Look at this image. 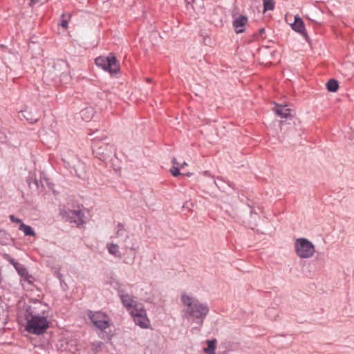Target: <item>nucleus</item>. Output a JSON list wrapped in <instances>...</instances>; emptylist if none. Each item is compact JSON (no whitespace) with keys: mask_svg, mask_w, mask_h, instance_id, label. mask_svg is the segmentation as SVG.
Instances as JSON below:
<instances>
[{"mask_svg":"<svg viewBox=\"0 0 354 354\" xmlns=\"http://www.w3.org/2000/svg\"><path fill=\"white\" fill-rule=\"evenodd\" d=\"M47 307L41 302H34L26 310V330L35 335L43 334L48 328V322L45 316Z\"/></svg>","mask_w":354,"mask_h":354,"instance_id":"f257e3e1","label":"nucleus"},{"mask_svg":"<svg viewBox=\"0 0 354 354\" xmlns=\"http://www.w3.org/2000/svg\"><path fill=\"white\" fill-rule=\"evenodd\" d=\"M181 301L184 306L185 316L188 319H197L198 322L202 324L209 312L207 305L186 294L182 295Z\"/></svg>","mask_w":354,"mask_h":354,"instance_id":"f03ea898","label":"nucleus"},{"mask_svg":"<svg viewBox=\"0 0 354 354\" xmlns=\"http://www.w3.org/2000/svg\"><path fill=\"white\" fill-rule=\"evenodd\" d=\"M95 64L111 74H115L120 71V64L116 57L110 54L107 57L100 56L95 59Z\"/></svg>","mask_w":354,"mask_h":354,"instance_id":"7ed1b4c3","label":"nucleus"},{"mask_svg":"<svg viewBox=\"0 0 354 354\" xmlns=\"http://www.w3.org/2000/svg\"><path fill=\"white\" fill-rule=\"evenodd\" d=\"M295 247L297 255L301 259H308L313 257L315 252L314 245L304 238L297 239Z\"/></svg>","mask_w":354,"mask_h":354,"instance_id":"20e7f679","label":"nucleus"},{"mask_svg":"<svg viewBox=\"0 0 354 354\" xmlns=\"http://www.w3.org/2000/svg\"><path fill=\"white\" fill-rule=\"evenodd\" d=\"M87 316L93 324L100 330H104L109 328L111 324L110 317L105 313L102 311L93 312L88 310Z\"/></svg>","mask_w":354,"mask_h":354,"instance_id":"39448f33","label":"nucleus"},{"mask_svg":"<svg viewBox=\"0 0 354 354\" xmlns=\"http://www.w3.org/2000/svg\"><path fill=\"white\" fill-rule=\"evenodd\" d=\"M94 148L93 153L95 154L96 157L101 160H105L107 159L113 152H115V149L113 145L109 143H102L100 145L97 143V140L94 138Z\"/></svg>","mask_w":354,"mask_h":354,"instance_id":"423d86ee","label":"nucleus"},{"mask_svg":"<svg viewBox=\"0 0 354 354\" xmlns=\"http://www.w3.org/2000/svg\"><path fill=\"white\" fill-rule=\"evenodd\" d=\"M131 315L137 325L143 328H149L150 321L147 316L146 310L143 305L137 310H132Z\"/></svg>","mask_w":354,"mask_h":354,"instance_id":"0eeeda50","label":"nucleus"},{"mask_svg":"<svg viewBox=\"0 0 354 354\" xmlns=\"http://www.w3.org/2000/svg\"><path fill=\"white\" fill-rule=\"evenodd\" d=\"M119 296L123 306L131 313L132 310H137L143 305L135 300L132 296L124 293L123 290H119Z\"/></svg>","mask_w":354,"mask_h":354,"instance_id":"6e6552de","label":"nucleus"},{"mask_svg":"<svg viewBox=\"0 0 354 354\" xmlns=\"http://www.w3.org/2000/svg\"><path fill=\"white\" fill-rule=\"evenodd\" d=\"M68 220L71 223L81 225L84 223V213L81 210H69L66 212Z\"/></svg>","mask_w":354,"mask_h":354,"instance_id":"1a4fd4ad","label":"nucleus"},{"mask_svg":"<svg viewBox=\"0 0 354 354\" xmlns=\"http://www.w3.org/2000/svg\"><path fill=\"white\" fill-rule=\"evenodd\" d=\"M248 23V18L245 16L240 15L233 21V26L236 33H241L244 31V27Z\"/></svg>","mask_w":354,"mask_h":354,"instance_id":"9d476101","label":"nucleus"},{"mask_svg":"<svg viewBox=\"0 0 354 354\" xmlns=\"http://www.w3.org/2000/svg\"><path fill=\"white\" fill-rule=\"evenodd\" d=\"M292 28L296 32L305 35L306 30L305 26L302 21V19L299 16L295 17V21L292 24H290Z\"/></svg>","mask_w":354,"mask_h":354,"instance_id":"9b49d317","label":"nucleus"},{"mask_svg":"<svg viewBox=\"0 0 354 354\" xmlns=\"http://www.w3.org/2000/svg\"><path fill=\"white\" fill-rule=\"evenodd\" d=\"M274 111L276 114L282 118H292V110L286 105H277Z\"/></svg>","mask_w":354,"mask_h":354,"instance_id":"f8f14e48","label":"nucleus"},{"mask_svg":"<svg viewBox=\"0 0 354 354\" xmlns=\"http://www.w3.org/2000/svg\"><path fill=\"white\" fill-rule=\"evenodd\" d=\"M15 268L17 270L18 274L23 277L28 283H31L32 277L28 274L27 270L21 264L16 263Z\"/></svg>","mask_w":354,"mask_h":354,"instance_id":"ddd939ff","label":"nucleus"},{"mask_svg":"<svg viewBox=\"0 0 354 354\" xmlns=\"http://www.w3.org/2000/svg\"><path fill=\"white\" fill-rule=\"evenodd\" d=\"M107 250L111 254L115 257L121 258V253L119 250V247L118 245L109 243L107 245Z\"/></svg>","mask_w":354,"mask_h":354,"instance_id":"4468645a","label":"nucleus"},{"mask_svg":"<svg viewBox=\"0 0 354 354\" xmlns=\"http://www.w3.org/2000/svg\"><path fill=\"white\" fill-rule=\"evenodd\" d=\"M216 343V340L215 339H212V340H207V347L204 348V351L207 354H215Z\"/></svg>","mask_w":354,"mask_h":354,"instance_id":"2eb2a0df","label":"nucleus"},{"mask_svg":"<svg viewBox=\"0 0 354 354\" xmlns=\"http://www.w3.org/2000/svg\"><path fill=\"white\" fill-rule=\"evenodd\" d=\"M19 230L23 231L26 236H35V232H34L32 228L29 225H25L24 223H21V225H19Z\"/></svg>","mask_w":354,"mask_h":354,"instance_id":"dca6fc26","label":"nucleus"},{"mask_svg":"<svg viewBox=\"0 0 354 354\" xmlns=\"http://www.w3.org/2000/svg\"><path fill=\"white\" fill-rule=\"evenodd\" d=\"M326 88L330 92H336L339 88L338 82L334 79L330 80L326 83Z\"/></svg>","mask_w":354,"mask_h":354,"instance_id":"f3484780","label":"nucleus"},{"mask_svg":"<svg viewBox=\"0 0 354 354\" xmlns=\"http://www.w3.org/2000/svg\"><path fill=\"white\" fill-rule=\"evenodd\" d=\"M82 118L85 121H89L93 115V111L90 108H86L80 112Z\"/></svg>","mask_w":354,"mask_h":354,"instance_id":"a211bd4d","label":"nucleus"},{"mask_svg":"<svg viewBox=\"0 0 354 354\" xmlns=\"http://www.w3.org/2000/svg\"><path fill=\"white\" fill-rule=\"evenodd\" d=\"M263 1L264 12H266L267 10H272L274 9V0H263Z\"/></svg>","mask_w":354,"mask_h":354,"instance_id":"6ab92c4d","label":"nucleus"},{"mask_svg":"<svg viewBox=\"0 0 354 354\" xmlns=\"http://www.w3.org/2000/svg\"><path fill=\"white\" fill-rule=\"evenodd\" d=\"M70 18H71V15L70 14H67V15L64 14V13L62 14L60 25L63 28H68V21L70 19Z\"/></svg>","mask_w":354,"mask_h":354,"instance_id":"aec40b11","label":"nucleus"},{"mask_svg":"<svg viewBox=\"0 0 354 354\" xmlns=\"http://www.w3.org/2000/svg\"><path fill=\"white\" fill-rule=\"evenodd\" d=\"M170 172L172 174V176L176 177L181 174L179 171V167L177 166H172V167L170 169Z\"/></svg>","mask_w":354,"mask_h":354,"instance_id":"412c9836","label":"nucleus"},{"mask_svg":"<svg viewBox=\"0 0 354 354\" xmlns=\"http://www.w3.org/2000/svg\"><path fill=\"white\" fill-rule=\"evenodd\" d=\"M9 218L13 223H19L20 225L23 223L19 218H15L14 215H10Z\"/></svg>","mask_w":354,"mask_h":354,"instance_id":"4be33fe9","label":"nucleus"},{"mask_svg":"<svg viewBox=\"0 0 354 354\" xmlns=\"http://www.w3.org/2000/svg\"><path fill=\"white\" fill-rule=\"evenodd\" d=\"M47 0H30V6H33L35 4H37V3H41V4H43Z\"/></svg>","mask_w":354,"mask_h":354,"instance_id":"5701e85b","label":"nucleus"},{"mask_svg":"<svg viewBox=\"0 0 354 354\" xmlns=\"http://www.w3.org/2000/svg\"><path fill=\"white\" fill-rule=\"evenodd\" d=\"M172 163H173V166H177L178 167H179V169L180 168L179 163L177 162V160L175 158H173Z\"/></svg>","mask_w":354,"mask_h":354,"instance_id":"b1692460","label":"nucleus"},{"mask_svg":"<svg viewBox=\"0 0 354 354\" xmlns=\"http://www.w3.org/2000/svg\"><path fill=\"white\" fill-rule=\"evenodd\" d=\"M10 262L13 265L14 267L16 263H18L17 262L15 261L14 259H11Z\"/></svg>","mask_w":354,"mask_h":354,"instance_id":"393cba45","label":"nucleus"},{"mask_svg":"<svg viewBox=\"0 0 354 354\" xmlns=\"http://www.w3.org/2000/svg\"><path fill=\"white\" fill-rule=\"evenodd\" d=\"M187 163L184 162L182 165H180V167L183 168L185 166H187Z\"/></svg>","mask_w":354,"mask_h":354,"instance_id":"a878e982","label":"nucleus"},{"mask_svg":"<svg viewBox=\"0 0 354 354\" xmlns=\"http://www.w3.org/2000/svg\"><path fill=\"white\" fill-rule=\"evenodd\" d=\"M187 3H193L194 2V0H185Z\"/></svg>","mask_w":354,"mask_h":354,"instance_id":"bb28decb","label":"nucleus"},{"mask_svg":"<svg viewBox=\"0 0 354 354\" xmlns=\"http://www.w3.org/2000/svg\"><path fill=\"white\" fill-rule=\"evenodd\" d=\"M264 32V29L262 28L261 30H260V33L262 34L263 32Z\"/></svg>","mask_w":354,"mask_h":354,"instance_id":"cd10ccee","label":"nucleus"},{"mask_svg":"<svg viewBox=\"0 0 354 354\" xmlns=\"http://www.w3.org/2000/svg\"><path fill=\"white\" fill-rule=\"evenodd\" d=\"M147 82H151V79L147 78Z\"/></svg>","mask_w":354,"mask_h":354,"instance_id":"c85d7f7f","label":"nucleus"}]
</instances>
